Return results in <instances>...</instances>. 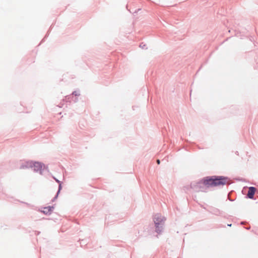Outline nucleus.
<instances>
[{
	"label": "nucleus",
	"mask_w": 258,
	"mask_h": 258,
	"mask_svg": "<svg viewBox=\"0 0 258 258\" xmlns=\"http://www.w3.org/2000/svg\"><path fill=\"white\" fill-rule=\"evenodd\" d=\"M214 186L223 185L228 183L227 178L222 176L218 177H214Z\"/></svg>",
	"instance_id": "obj_4"
},
{
	"label": "nucleus",
	"mask_w": 258,
	"mask_h": 258,
	"mask_svg": "<svg viewBox=\"0 0 258 258\" xmlns=\"http://www.w3.org/2000/svg\"><path fill=\"white\" fill-rule=\"evenodd\" d=\"M202 185H205L207 187L214 186V177H207L199 181L197 183V186L199 188H201L202 187Z\"/></svg>",
	"instance_id": "obj_3"
},
{
	"label": "nucleus",
	"mask_w": 258,
	"mask_h": 258,
	"mask_svg": "<svg viewBox=\"0 0 258 258\" xmlns=\"http://www.w3.org/2000/svg\"><path fill=\"white\" fill-rule=\"evenodd\" d=\"M157 164H160V160L158 159V160H157Z\"/></svg>",
	"instance_id": "obj_7"
},
{
	"label": "nucleus",
	"mask_w": 258,
	"mask_h": 258,
	"mask_svg": "<svg viewBox=\"0 0 258 258\" xmlns=\"http://www.w3.org/2000/svg\"><path fill=\"white\" fill-rule=\"evenodd\" d=\"M33 168L34 170L35 171H40L41 174V170L43 167V165L41 163L39 162H33L32 161H28L22 165L21 168Z\"/></svg>",
	"instance_id": "obj_1"
},
{
	"label": "nucleus",
	"mask_w": 258,
	"mask_h": 258,
	"mask_svg": "<svg viewBox=\"0 0 258 258\" xmlns=\"http://www.w3.org/2000/svg\"><path fill=\"white\" fill-rule=\"evenodd\" d=\"M255 191L256 188L255 187L252 186L249 187L247 197L249 199H253Z\"/></svg>",
	"instance_id": "obj_5"
},
{
	"label": "nucleus",
	"mask_w": 258,
	"mask_h": 258,
	"mask_svg": "<svg viewBox=\"0 0 258 258\" xmlns=\"http://www.w3.org/2000/svg\"><path fill=\"white\" fill-rule=\"evenodd\" d=\"M53 209V207L49 206V207H44V208H43V210H42V212H43V213H44L45 214H50L52 212Z\"/></svg>",
	"instance_id": "obj_6"
},
{
	"label": "nucleus",
	"mask_w": 258,
	"mask_h": 258,
	"mask_svg": "<svg viewBox=\"0 0 258 258\" xmlns=\"http://www.w3.org/2000/svg\"><path fill=\"white\" fill-rule=\"evenodd\" d=\"M165 219L160 215H156L154 218V223L156 226V231L159 233L161 231L160 228L164 224Z\"/></svg>",
	"instance_id": "obj_2"
}]
</instances>
